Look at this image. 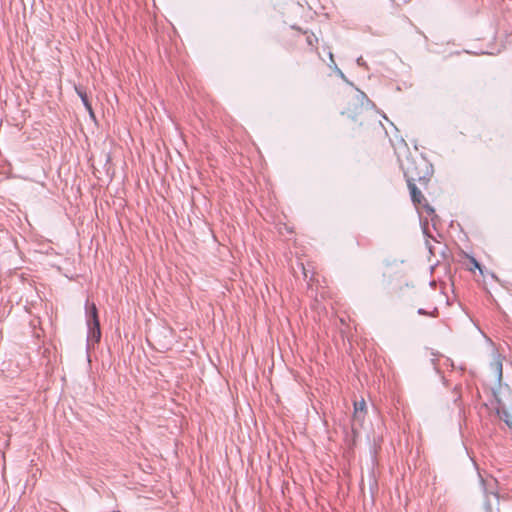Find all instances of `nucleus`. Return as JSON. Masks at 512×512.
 <instances>
[{
  "instance_id": "0eeeda50",
  "label": "nucleus",
  "mask_w": 512,
  "mask_h": 512,
  "mask_svg": "<svg viewBox=\"0 0 512 512\" xmlns=\"http://www.w3.org/2000/svg\"><path fill=\"white\" fill-rule=\"evenodd\" d=\"M335 70H336V72L338 73V75H339V76H340V77H341L345 82H347V83L351 84V83L347 80V78H346V76L344 75V73H343V72H342V71H341L337 66H335Z\"/></svg>"
},
{
  "instance_id": "9b49d317",
  "label": "nucleus",
  "mask_w": 512,
  "mask_h": 512,
  "mask_svg": "<svg viewBox=\"0 0 512 512\" xmlns=\"http://www.w3.org/2000/svg\"><path fill=\"white\" fill-rule=\"evenodd\" d=\"M357 64H358L359 66H364V65H365V62H364V60H363V58H362V57H359V58L357 59Z\"/></svg>"
},
{
  "instance_id": "f8f14e48",
  "label": "nucleus",
  "mask_w": 512,
  "mask_h": 512,
  "mask_svg": "<svg viewBox=\"0 0 512 512\" xmlns=\"http://www.w3.org/2000/svg\"><path fill=\"white\" fill-rule=\"evenodd\" d=\"M426 208L429 215H432L434 213V209L431 206L427 205Z\"/></svg>"
},
{
  "instance_id": "423d86ee",
  "label": "nucleus",
  "mask_w": 512,
  "mask_h": 512,
  "mask_svg": "<svg viewBox=\"0 0 512 512\" xmlns=\"http://www.w3.org/2000/svg\"><path fill=\"white\" fill-rule=\"evenodd\" d=\"M77 92H78V95L80 96L84 106L89 111L90 115L93 116L92 107L87 99V95L80 90H77Z\"/></svg>"
},
{
  "instance_id": "f03ea898",
  "label": "nucleus",
  "mask_w": 512,
  "mask_h": 512,
  "mask_svg": "<svg viewBox=\"0 0 512 512\" xmlns=\"http://www.w3.org/2000/svg\"><path fill=\"white\" fill-rule=\"evenodd\" d=\"M373 107V103L368 99L366 94L357 90L354 96L353 107H349L347 113L350 117L355 118L356 115L371 110Z\"/></svg>"
},
{
  "instance_id": "4468645a",
  "label": "nucleus",
  "mask_w": 512,
  "mask_h": 512,
  "mask_svg": "<svg viewBox=\"0 0 512 512\" xmlns=\"http://www.w3.org/2000/svg\"><path fill=\"white\" fill-rule=\"evenodd\" d=\"M329 56H330V59L333 61V54L330 53Z\"/></svg>"
},
{
  "instance_id": "6e6552de",
  "label": "nucleus",
  "mask_w": 512,
  "mask_h": 512,
  "mask_svg": "<svg viewBox=\"0 0 512 512\" xmlns=\"http://www.w3.org/2000/svg\"><path fill=\"white\" fill-rule=\"evenodd\" d=\"M314 41L317 42V38L314 35H308L307 36V42L309 45H313Z\"/></svg>"
},
{
  "instance_id": "ddd939ff",
  "label": "nucleus",
  "mask_w": 512,
  "mask_h": 512,
  "mask_svg": "<svg viewBox=\"0 0 512 512\" xmlns=\"http://www.w3.org/2000/svg\"><path fill=\"white\" fill-rule=\"evenodd\" d=\"M418 313H419V314H426V312H425L423 309H419V310H418Z\"/></svg>"
},
{
  "instance_id": "f257e3e1",
  "label": "nucleus",
  "mask_w": 512,
  "mask_h": 512,
  "mask_svg": "<svg viewBox=\"0 0 512 512\" xmlns=\"http://www.w3.org/2000/svg\"><path fill=\"white\" fill-rule=\"evenodd\" d=\"M86 322L88 326V344L98 343L101 337L97 308L94 303H86Z\"/></svg>"
},
{
  "instance_id": "9d476101",
  "label": "nucleus",
  "mask_w": 512,
  "mask_h": 512,
  "mask_svg": "<svg viewBox=\"0 0 512 512\" xmlns=\"http://www.w3.org/2000/svg\"><path fill=\"white\" fill-rule=\"evenodd\" d=\"M472 263L475 268L479 269L482 272L480 264L475 259H472Z\"/></svg>"
},
{
  "instance_id": "7ed1b4c3",
  "label": "nucleus",
  "mask_w": 512,
  "mask_h": 512,
  "mask_svg": "<svg viewBox=\"0 0 512 512\" xmlns=\"http://www.w3.org/2000/svg\"><path fill=\"white\" fill-rule=\"evenodd\" d=\"M408 187L410 190L412 201L415 204H421L422 200H425L421 191L416 187L414 183L410 179H408Z\"/></svg>"
},
{
  "instance_id": "39448f33",
  "label": "nucleus",
  "mask_w": 512,
  "mask_h": 512,
  "mask_svg": "<svg viewBox=\"0 0 512 512\" xmlns=\"http://www.w3.org/2000/svg\"><path fill=\"white\" fill-rule=\"evenodd\" d=\"M491 367L494 369L498 380H501V378H502V362H501L499 356H497L494 359V361L491 363Z\"/></svg>"
},
{
  "instance_id": "20e7f679",
  "label": "nucleus",
  "mask_w": 512,
  "mask_h": 512,
  "mask_svg": "<svg viewBox=\"0 0 512 512\" xmlns=\"http://www.w3.org/2000/svg\"><path fill=\"white\" fill-rule=\"evenodd\" d=\"M365 406L363 399L354 403V420L361 421L363 419Z\"/></svg>"
},
{
  "instance_id": "1a4fd4ad",
  "label": "nucleus",
  "mask_w": 512,
  "mask_h": 512,
  "mask_svg": "<svg viewBox=\"0 0 512 512\" xmlns=\"http://www.w3.org/2000/svg\"><path fill=\"white\" fill-rule=\"evenodd\" d=\"M505 422L509 427L512 428V416L506 415Z\"/></svg>"
}]
</instances>
